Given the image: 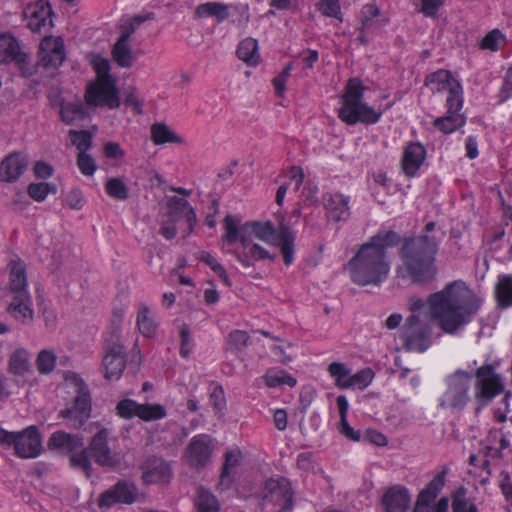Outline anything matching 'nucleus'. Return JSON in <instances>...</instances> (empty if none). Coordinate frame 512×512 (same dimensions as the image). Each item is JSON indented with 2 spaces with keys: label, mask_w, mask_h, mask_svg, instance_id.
<instances>
[{
  "label": "nucleus",
  "mask_w": 512,
  "mask_h": 512,
  "mask_svg": "<svg viewBox=\"0 0 512 512\" xmlns=\"http://www.w3.org/2000/svg\"><path fill=\"white\" fill-rule=\"evenodd\" d=\"M264 381L268 387H277L280 385L293 387L297 383L296 379L284 370L268 371L264 375Z\"/></svg>",
  "instance_id": "51"
},
{
  "label": "nucleus",
  "mask_w": 512,
  "mask_h": 512,
  "mask_svg": "<svg viewBox=\"0 0 512 512\" xmlns=\"http://www.w3.org/2000/svg\"><path fill=\"white\" fill-rule=\"evenodd\" d=\"M194 14L197 18L215 16L218 20H223L227 16V7L221 3L207 2L199 5Z\"/></svg>",
  "instance_id": "48"
},
{
  "label": "nucleus",
  "mask_w": 512,
  "mask_h": 512,
  "mask_svg": "<svg viewBox=\"0 0 512 512\" xmlns=\"http://www.w3.org/2000/svg\"><path fill=\"white\" fill-rule=\"evenodd\" d=\"M364 87L360 80L352 78L348 81L345 93L342 96L343 104L338 111V117L348 125L358 122L376 123L381 112H376L363 101Z\"/></svg>",
  "instance_id": "4"
},
{
  "label": "nucleus",
  "mask_w": 512,
  "mask_h": 512,
  "mask_svg": "<svg viewBox=\"0 0 512 512\" xmlns=\"http://www.w3.org/2000/svg\"><path fill=\"white\" fill-rule=\"evenodd\" d=\"M194 504L197 512H220L216 496L204 487L198 488Z\"/></svg>",
  "instance_id": "38"
},
{
  "label": "nucleus",
  "mask_w": 512,
  "mask_h": 512,
  "mask_svg": "<svg viewBox=\"0 0 512 512\" xmlns=\"http://www.w3.org/2000/svg\"><path fill=\"white\" fill-rule=\"evenodd\" d=\"M373 377L374 374L369 368L362 369L353 375L351 374V379L348 383V389L356 388L363 390L371 383Z\"/></svg>",
  "instance_id": "56"
},
{
  "label": "nucleus",
  "mask_w": 512,
  "mask_h": 512,
  "mask_svg": "<svg viewBox=\"0 0 512 512\" xmlns=\"http://www.w3.org/2000/svg\"><path fill=\"white\" fill-rule=\"evenodd\" d=\"M8 313L17 320L32 319L33 311L30 308L29 294L13 295V299L7 308Z\"/></svg>",
  "instance_id": "32"
},
{
  "label": "nucleus",
  "mask_w": 512,
  "mask_h": 512,
  "mask_svg": "<svg viewBox=\"0 0 512 512\" xmlns=\"http://www.w3.org/2000/svg\"><path fill=\"white\" fill-rule=\"evenodd\" d=\"M128 41L129 40L119 37L112 50L114 61L122 68H130L135 62V56L133 55Z\"/></svg>",
  "instance_id": "36"
},
{
  "label": "nucleus",
  "mask_w": 512,
  "mask_h": 512,
  "mask_svg": "<svg viewBox=\"0 0 512 512\" xmlns=\"http://www.w3.org/2000/svg\"><path fill=\"white\" fill-rule=\"evenodd\" d=\"M166 409L161 404H141L138 417L143 421H156L165 418Z\"/></svg>",
  "instance_id": "52"
},
{
  "label": "nucleus",
  "mask_w": 512,
  "mask_h": 512,
  "mask_svg": "<svg viewBox=\"0 0 512 512\" xmlns=\"http://www.w3.org/2000/svg\"><path fill=\"white\" fill-rule=\"evenodd\" d=\"M401 172L410 179L416 175V143L410 142L405 147L403 156L401 158Z\"/></svg>",
  "instance_id": "44"
},
{
  "label": "nucleus",
  "mask_w": 512,
  "mask_h": 512,
  "mask_svg": "<svg viewBox=\"0 0 512 512\" xmlns=\"http://www.w3.org/2000/svg\"><path fill=\"white\" fill-rule=\"evenodd\" d=\"M69 137L79 153L86 152L92 145V135L86 130H70Z\"/></svg>",
  "instance_id": "54"
},
{
  "label": "nucleus",
  "mask_w": 512,
  "mask_h": 512,
  "mask_svg": "<svg viewBox=\"0 0 512 512\" xmlns=\"http://www.w3.org/2000/svg\"><path fill=\"white\" fill-rule=\"evenodd\" d=\"M102 365L106 379L118 380L126 366V353L123 345L117 342L108 343L105 347Z\"/></svg>",
  "instance_id": "18"
},
{
  "label": "nucleus",
  "mask_w": 512,
  "mask_h": 512,
  "mask_svg": "<svg viewBox=\"0 0 512 512\" xmlns=\"http://www.w3.org/2000/svg\"><path fill=\"white\" fill-rule=\"evenodd\" d=\"M445 101L446 112L461 113L464 104L463 86L461 82H452V87L447 90Z\"/></svg>",
  "instance_id": "40"
},
{
  "label": "nucleus",
  "mask_w": 512,
  "mask_h": 512,
  "mask_svg": "<svg viewBox=\"0 0 512 512\" xmlns=\"http://www.w3.org/2000/svg\"><path fill=\"white\" fill-rule=\"evenodd\" d=\"M25 17L28 19V27L33 32H41L42 29L51 28L52 22V9L47 1L39 0L34 4H30L24 11Z\"/></svg>",
  "instance_id": "19"
},
{
  "label": "nucleus",
  "mask_w": 512,
  "mask_h": 512,
  "mask_svg": "<svg viewBox=\"0 0 512 512\" xmlns=\"http://www.w3.org/2000/svg\"><path fill=\"white\" fill-rule=\"evenodd\" d=\"M401 243L397 275L401 279L416 282V239L413 236L401 240L393 230H379L362 244L349 260L347 269L351 280L359 286L380 285L388 276L390 264L386 249Z\"/></svg>",
  "instance_id": "1"
},
{
  "label": "nucleus",
  "mask_w": 512,
  "mask_h": 512,
  "mask_svg": "<svg viewBox=\"0 0 512 512\" xmlns=\"http://www.w3.org/2000/svg\"><path fill=\"white\" fill-rule=\"evenodd\" d=\"M244 249L247 251V255H249V257L254 260L275 259V255H271L265 248H263L259 244L250 243L249 246Z\"/></svg>",
  "instance_id": "64"
},
{
  "label": "nucleus",
  "mask_w": 512,
  "mask_h": 512,
  "mask_svg": "<svg viewBox=\"0 0 512 512\" xmlns=\"http://www.w3.org/2000/svg\"><path fill=\"white\" fill-rule=\"evenodd\" d=\"M140 405L132 399H123L116 406L117 414L124 419L138 417Z\"/></svg>",
  "instance_id": "58"
},
{
  "label": "nucleus",
  "mask_w": 512,
  "mask_h": 512,
  "mask_svg": "<svg viewBox=\"0 0 512 512\" xmlns=\"http://www.w3.org/2000/svg\"><path fill=\"white\" fill-rule=\"evenodd\" d=\"M27 193L33 200L41 202L49 193H56V186L47 182L31 183L27 188Z\"/></svg>",
  "instance_id": "53"
},
{
  "label": "nucleus",
  "mask_w": 512,
  "mask_h": 512,
  "mask_svg": "<svg viewBox=\"0 0 512 512\" xmlns=\"http://www.w3.org/2000/svg\"><path fill=\"white\" fill-rule=\"evenodd\" d=\"M510 441L502 430L496 429L490 431L485 445L483 447L486 456L490 458H500L503 455V451L508 449Z\"/></svg>",
  "instance_id": "29"
},
{
  "label": "nucleus",
  "mask_w": 512,
  "mask_h": 512,
  "mask_svg": "<svg viewBox=\"0 0 512 512\" xmlns=\"http://www.w3.org/2000/svg\"><path fill=\"white\" fill-rule=\"evenodd\" d=\"M466 124V117L462 113H449L433 121L434 127L444 134H452Z\"/></svg>",
  "instance_id": "34"
},
{
  "label": "nucleus",
  "mask_w": 512,
  "mask_h": 512,
  "mask_svg": "<svg viewBox=\"0 0 512 512\" xmlns=\"http://www.w3.org/2000/svg\"><path fill=\"white\" fill-rule=\"evenodd\" d=\"M28 159L20 153L7 155L0 163V180L7 183L15 182L27 169Z\"/></svg>",
  "instance_id": "21"
},
{
  "label": "nucleus",
  "mask_w": 512,
  "mask_h": 512,
  "mask_svg": "<svg viewBox=\"0 0 512 512\" xmlns=\"http://www.w3.org/2000/svg\"><path fill=\"white\" fill-rule=\"evenodd\" d=\"M239 223V220H236L231 215H227L224 218L225 233L222 236V240L229 245L240 241L243 248H247L251 242V239L247 236V232H244V225L239 226Z\"/></svg>",
  "instance_id": "27"
},
{
  "label": "nucleus",
  "mask_w": 512,
  "mask_h": 512,
  "mask_svg": "<svg viewBox=\"0 0 512 512\" xmlns=\"http://www.w3.org/2000/svg\"><path fill=\"white\" fill-rule=\"evenodd\" d=\"M452 82H459L449 70L439 69L429 74L425 79V86L432 92L447 91L452 87Z\"/></svg>",
  "instance_id": "31"
},
{
  "label": "nucleus",
  "mask_w": 512,
  "mask_h": 512,
  "mask_svg": "<svg viewBox=\"0 0 512 512\" xmlns=\"http://www.w3.org/2000/svg\"><path fill=\"white\" fill-rule=\"evenodd\" d=\"M48 448L61 454H71L83 446V438L65 431L54 432L48 440Z\"/></svg>",
  "instance_id": "24"
},
{
  "label": "nucleus",
  "mask_w": 512,
  "mask_h": 512,
  "mask_svg": "<svg viewBox=\"0 0 512 512\" xmlns=\"http://www.w3.org/2000/svg\"><path fill=\"white\" fill-rule=\"evenodd\" d=\"M142 480L146 484L166 483L172 472L170 465L159 457H149L141 465Z\"/></svg>",
  "instance_id": "20"
},
{
  "label": "nucleus",
  "mask_w": 512,
  "mask_h": 512,
  "mask_svg": "<svg viewBox=\"0 0 512 512\" xmlns=\"http://www.w3.org/2000/svg\"><path fill=\"white\" fill-rule=\"evenodd\" d=\"M506 43V36L498 29L489 31L480 41L479 49L497 52Z\"/></svg>",
  "instance_id": "46"
},
{
  "label": "nucleus",
  "mask_w": 512,
  "mask_h": 512,
  "mask_svg": "<svg viewBox=\"0 0 512 512\" xmlns=\"http://www.w3.org/2000/svg\"><path fill=\"white\" fill-rule=\"evenodd\" d=\"M25 266L22 262H11L10 270V291L13 295L28 294Z\"/></svg>",
  "instance_id": "35"
},
{
  "label": "nucleus",
  "mask_w": 512,
  "mask_h": 512,
  "mask_svg": "<svg viewBox=\"0 0 512 512\" xmlns=\"http://www.w3.org/2000/svg\"><path fill=\"white\" fill-rule=\"evenodd\" d=\"M154 14L148 13L146 15H137L133 17L129 23L122 27L121 38L129 40L130 36L139 28V26L146 20L153 19Z\"/></svg>",
  "instance_id": "59"
},
{
  "label": "nucleus",
  "mask_w": 512,
  "mask_h": 512,
  "mask_svg": "<svg viewBox=\"0 0 512 512\" xmlns=\"http://www.w3.org/2000/svg\"><path fill=\"white\" fill-rule=\"evenodd\" d=\"M109 435L107 428L100 429L89 443V452L98 465L115 468L121 464L123 454L111 444Z\"/></svg>",
  "instance_id": "11"
},
{
  "label": "nucleus",
  "mask_w": 512,
  "mask_h": 512,
  "mask_svg": "<svg viewBox=\"0 0 512 512\" xmlns=\"http://www.w3.org/2000/svg\"><path fill=\"white\" fill-rule=\"evenodd\" d=\"M240 452L239 451H229L225 454V461L221 473V479L222 481L229 477L231 474V471L236 468L240 463Z\"/></svg>",
  "instance_id": "62"
},
{
  "label": "nucleus",
  "mask_w": 512,
  "mask_h": 512,
  "mask_svg": "<svg viewBox=\"0 0 512 512\" xmlns=\"http://www.w3.org/2000/svg\"><path fill=\"white\" fill-rule=\"evenodd\" d=\"M421 12L429 18H438L439 11L443 7L445 0H420Z\"/></svg>",
  "instance_id": "63"
},
{
  "label": "nucleus",
  "mask_w": 512,
  "mask_h": 512,
  "mask_svg": "<svg viewBox=\"0 0 512 512\" xmlns=\"http://www.w3.org/2000/svg\"><path fill=\"white\" fill-rule=\"evenodd\" d=\"M30 367L29 353L27 350L20 348L15 350L9 359V370L16 375L25 374Z\"/></svg>",
  "instance_id": "45"
},
{
  "label": "nucleus",
  "mask_w": 512,
  "mask_h": 512,
  "mask_svg": "<svg viewBox=\"0 0 512 512\" xmlns=\"http://www.w3.org/2000/svg\"><path fill=\"white\" fill-rule=\"evenodd\" d=\"M212 451L211 438L208 435L200 434L190 440L184 455L187 463L192 468L202 469L209 463Z\"/></svg>",
  "instance_id": "17"
},
{
  "label": "nucleus",
  "mask_w": 512,
  "mask_h": 512,
  "mask_svg": "<svg viewBox=\"0 0 512 512\" xmlns=\"http://www.w3.org/2000/svg\"><path fill=\"white\" fill-rule=\"evenodd\" d=\"M237 56L248 65H257L260 60L257 40L250 37L242 40L237 48Z\"/></svg>",
  "instance_id": "37"
},
{
  "label": "nucleus",
  "mask_w": 512,
  "mask_h": 512,
  "mask_svg": "<svg viewBox=\"0 0 512 512\" xmlns=\"http://www.w3.org/2000/svg\"><path fill=\"white\" fill-rule=\"evenodd\" d=\"M0 443L13 446L15 454L26 459L37 457L42 449L40 433L35 426H29L19 432H9L0 428Z\"/></svg>",
  "instance_id": "10"
},
{
  "label": "nucleus",
  "mask_w": 512,
  "mask_h": 512,
  "mask_svg": "<svg viewBox=\"0 0 512 512\" xmlns=\"http://www.w3.org/2000/svg\"><path fill=\"white\" fill-rule=\"evenodd\" d=\"M14 63L24 76L34 73L30 57L20 48L18 40L10 34L0 35V64Z\"/></svg>",
  "instance_id": "13"
},
{
  "label": "nucleus",
  "mask_w": 512,
  "mask_h": 512,
  "mask_svg": "<svg viewBox=\"0 0 512 512\" xmlns=\"http://www.w3.org/2000/svg\"><path fill=\"white\" fill-rule=\"evenodd\" d=\"M105 190L111 198L118 201H125L129 197V189L120 177L108 179L105 184Z\"/></svg>",
  "instance_id": "47"
},
{
  "label": "nucleus",
  "mask_w": 512,
  "mask_h": 512,
  "mask_svg": "<svg viewBox=\"0 0 512 512\" xmlns=\"http://www.w3.org/2000/svg\"><path fill=\"white\" fill-rule=\"evenodd\" d=\"M497 306L502 309L512 307V275L504 274L498 277L494 288Z\"/></svg>",
  "instance_id": "30"
},
{
  "label": "nucleus",
  "mask_w": 512,
  "mask_h": 512,
  "mask_svg": "<svg viewBox=\"0 0 512 512\" xmlns=\"http://www.w3.org/2000/svg\"><path fill=\"white\" fill-rule=\"evenodd\" d=\"M498 104H503L512 99V66L505 72L501 86L497 93Z\"/></svg>",
  "instance_id": "57"
},
{
  "label": "nucleus",
  "mask_w": 512,
  "mask_h": 512,
  "mask_svg": "<svg viewBox=\"0 0 512 512\" xmlns=\"http://www.w3.org/2000/svg\"><path fill=\"white\" fill-rule=\"evenodd\" d=\"M56 363V355L51 350H42L39 352L36 360L37 369L41 374L50 373Z\"/></svg>",
  "instance_id": "55"
},
{
  "label": "nucleus",
  "mask_w": 512,
  "mask_h": 512,
  "mask_svg": "<svg viewBox=\"0 0 512 512\" xmlns=\"http://www.w3.org/2000/svg\"><path fill=\"white\" fill-rule=\"evenodd\" d=\"M137 498V486L129 480L121 479L101 493L97 503L100 508H111L117 503L130 505L134 503Z\"/></svg>",
  "instance_id": "15"
},
{
  "label": "nucleus",
  "mask_w": 512,
  "mask_h": 512,
  "mask_svg": "<svg viewBox=\"0 0 512 512\" xmlns=\"http://www.w3.org/2000/svg\"><path fill=\"white\" fill-rule=\"evenodd\" d=\"M137 326L142 335L152 337L156 332V323L148 306L141 304L137 315Z\"/></svg>",
  "instance_id": "43"
},
{
  "label": "nucleus",
  "mask_w": 512,
  "mask_h": 512,
  "mask_svg": "<svg viewBox=\"0 0 512 512\" xmlns=\"http://www.w3.org/2000/svg\"><path fill=\"white\" fill-rule=\"evenodd\" d=\"M250 343V336L244 330H233L227 338V350L233 353L242 352Z\"/></svg>",
  "instance_id": "49"
},
{
  "label": "nucleus",
  "mask_w": 512,
  "mask_h": 512,
  "mask_svg": "<svg viewBox=\"0 0 512 512\" xmlns=\"http://www.w3.org/2000/svg\"><path fill=\"white\" fill-rule=\"evenodd\" d=\"M409 502L408 491L400 486L390 488L383 496L386 512H406Z\"/></svg>",
  "instance_id": "26"
},
{
  "label": "nucleus",
  "mask_w": 512,
  "mask_h": 512,
  "mask_svg": "<svg viewBox=\"0 0 512 512\" xmlns=\"http://www.w3.org/2000/svg\"><path fill=\"white\" fill-rule=\"evenodd\" d=\"M251 239V236L270 245H277L285 265L289 266L294 261V240L295 235L291 228L283 221L279 223L278 237L275 235V228L270 221L267 222H246L244 224V232Z\"/></svg>",
  "instance_id": "5"
},
{
  "label": "nucleus",
  "mask_w": 512,
  "mask_h": 512,
  "mask_svg": "<svg viewBox=\"0 0 512 512\" xmlns=\"http://www.w3.org/2000/svg\"><path fill=\"white\" fill-rule=\"evenodd\" d=\"M59 114L61 120L67 125H73L88 116L86 108L80 100L68 102L65 99H60Z\"/></svg>",
  "instance_id": "28"
},
{
  "label": "nucleus",
  "mask_w": 512,
  "mask_h": 512,
  "mask_svg": "<svg viewBox=\"0 0 512 512\" xmlns=\"http://www.w3.org/2000/svg\"><path fill=\"white\" fill-rule=\"evenodd\" d=\"M151 138L156 145H162L165 143H177L183 142L174 131H172L164 123H156L151 126Z\"/></svg>",
  "instance_id": "39"
},
{
  "label": "nucleus",
  "mask_w": 512,
  "mask_h": 512,
  "mask_svg": "<svg viewBox=\"0 0 512 512\" xmlns=\"http://www.w3.org/2000/svg\"><path fill=\"white\" fill-rule=\"evenodd\" d=\"M77 394L70 406L60 411V416L65 419L66 425L78 429L82 427L91 415V398L86 385L77 386Z\"/></svg>",
  "instance_id": "12"
},
{
  "label": "nucleus",
  "mask_w": 512,
  "mask_h": 512,
  "mask_svg": "<svg viewBox=\"0 0 512 512\" xmlns=\"http://www.w3.org/2000/svg\"><path fill=\"white\" fill-rule=\"evenodd\" d=\"M93 68L99 78L98 82L88 86L85 101L89 106H107L110 109L120 105L118 90L115 81L110 77L109 62L101 57L93 61Z\"/></svg>",
  "instance_id": "6"
},
{
  "label": "nucleus",
  "mask_w": 512,
  "mask_h": 512,
  "mask_svg": "<svg viewBox=\"0 0 512 512\" xmlns=\"http://www.w3.org/2000/svg\"><path fill=\"white\" fill-rule=\"evenodd\" d=\"M77 166L79 170L86 176H92L97 169L95 160L90 154L86 152L78 153Z\"/></svg>",
  "instance_id": "60"
},
{
  "label": "nucleus",
  "mask_w": 512,
  "mask_h": 512,
  "mask_svg": "<svg viewBox=\"0 0 512 512\" xmlns=\"http://www.w3.org/2000/svg\"><path fill=\"white\" fill-rule=\"evenodd\" d=\"M65 60L64 42L61 37L45 36L39 47V66L55 70Z\"/></svg>",
  "instance_id": "16"
},
{
  "label": "nucleus",
  "mask_w": 512,
  "mask_h": 512,
  "mask_svg": "<svg viewBox=\"0 0 512 512\" xmlns=\"http://www.w3.org/2000/svg\"><path fill=\"white\" fill-rule=\"evenodd\" d=\"M487 457L484 452V455L471 454L468 459L469 466H471L469 473L482 478V481L487 480L491 475Z\"/></svg>",
  "instance_id": "42"
},
{
  "label": "nucleus",
  "mask_w": 512,
  "mask_h": 512,
  "mask_svg": "<svg viewBox=\"0 0 512 512\" xmlns=\"http://www.w3.org/2000/svg\"><path fill=\"white\" fill-rule=\"evenodd\" d=\"M323 202L329 220L339 222L346 221L349 218V197L339 193L325 194Z\"/></svg>",
  "instance_id": "23"
},
{
  "label": "nucleus",
  "mask_w": 512,
  "mask_h": 512,
  "mask_svg": "<svg viewBox=\"0 0 512 512\" xmlns=\"http://www.w3.org/2000/svg\"><path fill=\"white\" fill-rule=\"evenodd\" d=\"M427 302L439 328L450 335L468 325L482 305L481 299L462 280L450 282L432 293Z\"/></svg>",
  "instance_id": "2"
},
{
  "label": "nucleus",
  "mask_w": 512,
  "mask_h": 512,
  "mask_svg": "<svg viewBox=\"0 0 512 512\" xmlns=\"http://www.w3.org/2000/svg\"><path fill=\"white\" fill-rule=\"evenodd\" d=\"M471 376L464 370H456L446 380V390L440 397V406L456 411H462L470 401Z\"/></svg>",
  "instance_id": "9"
},
{
  "label": "nucleus",
  "mask_w": 512,
  "mask_h": 512,
  "mask_svg": "<svg viewBox=\"0 0 512 512\" xmlns=\"http://www.w3.org/2000/svg\"><path fill=\"white\" fill-rule=\"evenodd\" d=\"M293 495L291 483L284 477L270 478L265 482L263 499L279 506L278 512H290L293 509Z\"/></svg>",
  "instance_id": "14"
},
{
  "label": "nucleus",
  "mask_w": 512,
  "mask_h": 512,
  "mask_svg": "<svg viewBox=\"0 0 512 512\" xmlns=\"http://www.w3.org/2000/svg\"><path fill=\"white\" fill-rule=\"evenodd\" d=\"M389 19L382 15L380 9L373 4H366L361 10V26L363 29L381 28Z\"/></svg>",
  "instance_id": "33"
},
{
  "label": "nucleus",
  "mask_w": 512,
  "mask_h": 512,
  "mask_svg": "<svg viewBox=\"0 0 512 512\" xmlns=\"http://www.w3.org/2000/svg\"><path fill=\"white\" fill-rule=\"evenodd\" d=\"M79 451H74L70 455V463L74 468L81 469L89 477L92 471V463L90 460V452L88 448H79Z\"/></svg>",
  "instance_id": "50"
},
{
  "label": "nucleus",
  "mask_w": 512,
  "mask_h": 512,
  "mask_svg": "<svg viewBox=\"0 0 512 512\" xmlns=\"http://www.w3.org/2000/svg\"><path fill=\"white\" fill-rule=\"evenodd\" d=\"M410 315L401 328L400 340L402 347L399 349L405 353L413 352L416 348V300L413 298L409 304Z\"/></svg>",
  "instance_id": "25"
},
{
  "label": "nucleus",
  "mask_w": 512,
  "mask_h": 512,
  "mask_svg": "<svg viewBox=\"0 0 512 512\" xmlns=\"http://www.w3.org/2000/svg\"><path fill=\"white\" fill-rule=\"evenodd\" d=\"M167 217L178 220L184 217L187 223V234H190L196 224L197 218L194 209L189 202L183 198L172 196L167 199Z\"/></svg>",
  "instance_id": "22"
},
{
  "label": "nucleus",
  "mask_w": 512,
  "mask_h": 512,
  "mask_svg": "<svg viewBox=\"0 0 512 512\" xmlns=\"http://www.w3.org/2000/svg\"><path fill=\"white\" fill-rule=\"evenodd\" d=\"M435 226V222H428L424 227L426 234L418 236V283L432 281L437 275L436 255L440 241L435 236L428 235Z\"/></svg>",
  "instance_id": "7"
},
{
  "label": "nucleus",
  "mask_w": 512,
  "mask_h": 512,
  "mask_svg": "<svg viewBox=\"0 0 512 512\" xmlns=\"http://www.w3.org/2000/svg\"><path fill=\"white\" fill-rule=\"evenodd\" d=\"M327 371L334 379L335 386L339 389H348V383L351 379V369L342 362H332L329 364Z\"/></svg>",
  "instance_id": "41"
},
{
  "label": "nucleus",
  "mask_w": 512,
  "mask_h": 512,
  "mask_svg": "<svg viewBox=\"0 0 512 512\" xmlns=\"http://www.w3.org/2000/svg\"><path fill=\"white\" fill-rule=\"evenodd\" d=\"M450 468L443 465L433 478L418 492V512H479L476 498L469 489L459 485L450 492V496L437 497L444 489Z\"/></svg>",
  "instance_id": "3"
},
{
  "label": "nucleus",
  "mask_w": 512,
  "mask_h": 512,
  "mask_svg": "<svg viewBox=\"0 0 512 512\" xmlns=\"http://www.w3.org/2000/svg\"><path fill=\"white\" fill-rule=\"evenodd\" d=\"M318 7L323 15L342 20L339 0H320Z\"/></svg>",
  "instance_id": "61"
},
{
  "label": "nucleus",
  "mask_w": 512,
  "mask_h": 512,
  "mask_svg": "<svg viewBox=\"0 0 512 512\" xmlns=\"http://www.w3.org/2000/svg\"><path fill=\"white\" fill-rule=\"evenodd\" d=\"M474 398L478 408L488 405L504 391L500 374L492 364H484L475 370Z\"/></svg>",
  "instance_id": "8"
}]
</instances>
